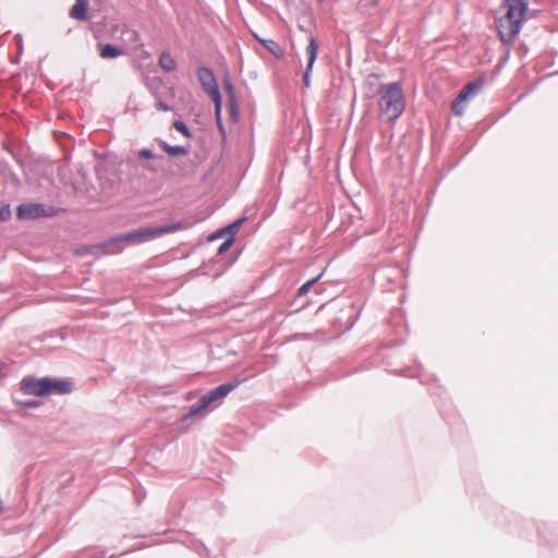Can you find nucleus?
I'll use <instances>...</instances> for the list:
<instances>
[{
    "label": "nucleus",
    "instance_id": "obj_1",
    "mask_svg": "<svg viewBox=\"0 0 558 558\" xmlns=\"http://www.w3.org/2000/svg\"><path fill=\"white\" fill-rule=\"evenodd\" d=\"M500 9L505 14L495 17V26L501 43L510 46L520 34L522 26L532 17L529 0H502Z\"/></svg>",
    "mask_w": 558,
    "mask_h": 558
},
{
    "label": "nucleus",
    "instance_id": "obj_2",
    "mask_svg": "<svg viewBox=\"0 0 558 558\" xmlns=\"http://www.w3.org/2000/svg\"><path fill=\"white\" fill-rule=\"evenodd\" d=\"M380 94L379 109L387 121H396L405 109V100L400 82L380 84L378 88Z\"/></svg>",
    "mask_w": 558,
    "mask_h": 558
},
{
    "label": "nucleus",
    "instance_id": "obj_3",
    "mask_svg": "<svg viewBox=\"0 0 558 558\" xmlns=\"http://www.w3.org/2000/svg\"><path fill=\"white\" fill-rule=\"evenodd\" d=\"M186 228V223L182 220H175L170 223L145 226L124 233H120V239L123 244L138 245L157 239L163 234L172 233Z\"/></svg>",
    "mask_w": 558,
    "mask_h": 558
},
{
    "label": "nucleus",
    "instance_id": "obj_4",
    "mask_svg": "<svg viewBox=\"0 0 558 558\" xmlns=\"http://www.w3.org/2000/svg\"><path fill=\"white\" fill-rule=\"evenodd\" d=\"M62 211H64L63 208L43 203H23L16 208V218L19 220H35L38 218L56 217Z\"/></svg>",
    "mask_w": 558,
    "mask_h": 558
},
{
    "label": "nucleus",
    "instance_id": "obj_5",
    "mask_svg": "<svg viewBox=\"0 0 558 558\" xmlns=\"http://www.w3.org/2000/svg\"><path fill=\"white\" fill-rule=\"evenodd\" d=\"M244 381V378H235L232 381L221 384L218 387L208 390L199 398V400L203 402L205 409H207L216 402H221L232 390L238 388Z\"/></svg>",
    "mask_w": 558,
    "mask_h": 558
},
{
    "label": "nucleus",
    "instance_id": "obj_6",
    "mask_svg": "<svg viewBox=\"0 0 558 558\" xmlns=\"http://www.w3.org/2000/svg\"><path fill=\"white\" fill-rule=\"evenodd\" d=\"M197 78L201 83L203 90L211 98L213 101L222 99L219 90L217 80L213 70L208 66H199L197 69Z\"/></svg>",
    "mask_w": 558,
    "mask_h": 558
},
{
    "label": "nucleus",
    "instance_id": "obj_7",
    "mask_svg": "<svg viewBox=\"0 0 558 558\" xmlns=\"http://www.w3.org/2000/svg\"><path fill=\"white\" fill-rule=\"evenodd\" d=\"M47 376L37 378L25 376L20 383V390L27 396L47 397L48 396Z\"/></svg>",
    "mask_w": 558,
    "mask_h": 558
},
{
    "label": "nucleus",
    "instance_id": "obj_8",
    "mask_svg": "<svg viewBox=\"0 0 558 558\" xmlns=\"http://www.w3.org/2000/svg\"><path fill=\"white\" fill-rule=\"evenodd\" d=\"M119 239H120V234H116L100 243L84 247V250L86 252H93L94 250H101L105 254H109V255L120 254L123 252V243H122V241H118Z\"/></svg>",
    "mask_w": 558,
    "mask_h": 558
},
{
    "label": "nucleus",
    "instance_id": "obj_9",
    "mask_svg": "<svg viewBox=\"0 0 558 558\" xmlns=\"http://www.w3.org/2000/svg\"><path fill=\"white\" fill-rule=\"evenodd\" d=\"M48 396L50 395H69L73 391V383L70 378L48 377Z\"/></svg>",
    "mask_w": 558,
    "mask_h": 558
},
{
    "label": "nucleus",
    "instance_id": "obj_10",
    "mask_svg": "<svg viewBox=\"0 0 558 558\" xmlns=\"http://www.w3.org/2000/svg\"><path fill=\"white\" fill-rule=\"evenodd\" d=\"M483 84H484V81L482 78H476L474 81L469 82L460 89V92H459L460 99L468 101L471 98L475 97L482 89Z\"/></svg>",
    "mask_w": 558,
    "mask_h": 558
},
{
    "label": "nucleus",
    "instance_id": "obj_11",
    "mask_svg": "<svg viewBox=\"0 0 558 558\" xmlns=\"http://www.w3.org/2000/svg\"><path fill=\"white\" fill-rule=\"evenodd\" d=\"M99 56L102 59H116L125 53V49L113 44H98Z\"/></svg>",
    "mask_w": 558,
    "mask_h": 558
},
{
    "label": "nucleus",
    "instance_id": "obj_12",
    "mask_svg": "<svg viewBox=\"0 0 558 558\" xmlns=\"http://www.w3.org/2000/svg\"><path fill=\"white\" fill-rule=\"evenodd\" d=\"M253 37L259 44L264 46L275 58L282 59L284 57V50L280 47V45L274 39H266L259 37L257 34L253 33Z\"/></svg>",
    "mask_w": 558,
    "mask_h": 558
},
{
    "label": "nucleus",
    "instance_id": "obj_13",
    "mask_svg": "<svg viewBox=\"0 0 558 558\" xmlns=\"http://www.w3.org/2000/svg\"><path fill=\"white\" fill-rule=\"evenodd\" d=\"M206 409L203 404V402L198 399L197 402L193 403L189 410L180 417L178 421L179 425L183 426L189 420L197 417V416H204Z\"/></svg>",
    "mask_w": 558,
    "mask_h": 558
},
{
    "label": "nucleus",
    "instance_id": "obj_14",
    "mask_svg": "<svg viewBox=\"0 0 558 558\" xmlns=\"http://www.w3.org/2000/svg\"><path fill=\"white\" fill-rule=\"evenodd\" d=\"M156 142L158 143L160 148L169 156L178 157L185 156L189 154V147H184L181 145H170L162 138H156Z\"/></svg>",
    "mask_w": 558,
    "mask_h": 558
},
{
    "label": "nucleus",
    "instance_id": "obj_15",
    "mask_svg": "<svg viewBox=\"0 0 558 558\" xmlns=\"http://www.w3.org/2000/svg\"><path fill=\"white\" fill-rule=\"evenodd\" d=\"M70 16L78 21L88 20V1L76 0L74 5L70 10Z\"/></svg>",
    "mask_w": 558,
    "mask_h": 558
},
{
    "label": "nucleus",
    "instance_id": "obj_16",
    "mask_svg": "<svg viewBox=\"0 0 558 558\" xmlns=\"http://www.w3.org/2000/svg\"><path fill=\"white\" fill-rule=\"evenodd\" d=\"M158 63L165 72H172L177 68V61L169 51H162L159 56Z\"/></svg>",
    "mask_w": 558,
    "mask_h": 558
},
{
    "label": "nucleus",
    "instance_id": "obj_17",
    "mask_svg": "<svg viewBox=\"0 0 558 558\" xmlns=\"http://www.w3.org/2000/svg\"><path fill=\"white\" fill-rule=\"evenodd\" d=\"M215 107V119L217 123L218 131L222 137V140H226V128L222 122V99L213 101Z\"/></svg>",
    "mask_w": 558,
    "mask_h": 558
},
{
    "label": "nucleus",
    "instance_id": "obj_18",
    "mask_svg": "<svg viewBox=\"0 0 558 558\" xmlns=\"http://www.w3.org/2000/svg\"><path fill=\"white\" fill-rule=\"evenodd\" d=\"M317 53L318 43L314 36H311L308 39V45L306 47L307 64H310V66H314L315 61L317 59Z\"/></svg>",
    "mask_w": 558,
    "mask_h": 558
},
{
    "label": "nucleus",
    "instance_id": "obj_19",
    "mask_svg": "<svg viewBox=\"0 0 558 558\" xmlns=\"http://www.w3.org/2000/svg\"><path fill=\"white\" fill-rule=\"evenodd\" d=\"M247 220L246 216H241L228 226L223 227V230L228 234V238H233V242L235 241L236 233L239 232L242 225Z\"/></svg>",
    "mask_w": 558,
    "mask_h": 558
},
{
    "label": "nucleus",
    "instance_id": "obj_20",
    "mask_svg": "<svg viewBox=\"0 0 558 558\" xmlns=\"http://www.w3.org/2000/svg\"><path fill=\"white\" fill-rule=\"evenodd\" d=\"M323 277V272H320L318 276L307 280L306 282H304L296 291V294L295 296L296 298H301V296H304L306 295L310 290L319 281V279Z\"/></svg>",
    "mask_w": 558,
    "mask_h": 558
},
{
    "label": "nucleus",
    "instance_id": "obj_21",
    "mask_svg": "<svg viewBox=\"0 0 558 558\" xmlns=\"http://www.w3.org/2000/svg\"><path fill=\"white\" fill-rule=\"evenodd\" d=\"M465 102H466V100H461L460 99V95L458 94L457 97L453 99L452 105H451L452 112L456 116L461 117L464 113V110H465Z\"/></svg>",
    "mask_w": 558,
    "mask_h": 558
},
{
    "label": "nucleus",
    "instance_id": "obj_22",
    "mask_svg": "<svg viewBox=\"0 0 558 558\" xmlns=\"http://www.w3.org/2000/svg\"><path fill=\"white\" fill-rule=\"evenodd\" d=\"M228 107H229V113H230L231 120L233 122H238L239 114H240L238 100L236 99L228 100Z\"/></svg>",
    "mask_w": 558,
    "mask_h": 558
},
{
    "label": "nucleus",
    "instance_id": "obj_23",
    "mask_svg": "<svg viewBox=\"0 0 558 558\" xmlns=\"http://www.w3.org/2000/svg\"><path fill=\"white\" fill-rule=\"evenodd\" d=\"M173 128L187 138L192 137L193 135L187 124L182 120H175L173 122Z\"/></svg>",
    "mask_w": 558,
    "mask_h": 558
},
{
    "label": "nucleus",
    "instance_id": "obj_24",
    "mask_svg": "<svg viewBox=\"0 0 558 558\" xmlns=\"http://www.w3.org/2000/svg\"><path fill=\"white\" fill-rule=\"evenodd\" d=\"M233 244V238H227L217 248L215 258L222 256Z\"/></svg>",
    "mask_w": 558,
    "mask_h": 558
},
{
    "label": "nucleus",
    "instance_id": "obj_25",
    "mask_svg": "<svg viewBox=\"0 0 558 558\" xmlns=\"http://www.w3.org/2000/svg\"><path fill=\"white\" fill-rule=\"evenodd\" d=\"M138 159L151 160L158 158V156L150 148H142L137 151Z\"/></svg>",
    "mask_w": 558,
    "mask_h": 558
},
{
    "label": "nucleus",
    "instance_id": "obj_26",
    "mask_svg": "<svg viewBox=\"0 0 558 558\" xmlns=\"http://www.w3.org/2000/svg\"><path fill=\"white\" fill-rule=\"evenodd\" d=\"M223 88L227 94V100L236 99L235 93H234V87L230 80L223 81Z\"/></svg>",
    "mask_w": 558,
    "mask_h": 558
},
{
    "label": "nucleus",
    "instance_id": "obj_27",
    "mask_svg": "<svg viewBox=\"0 0 558 558\" xmlns=\"http://www.w3.org/2000/svg\"><path fill=\"white\" fill-rule=\"evenodd\" d=\"M17 404L23 409H35L40 405V401L35 399H29L26 401H17Z\"/></svg>",
    "mask_w": 558,
    "mask_h": 558
},
{
    "label": "nucleus",
    "instance_id": "obj_28",
    "mask_svg": "<svg viewBox=\"0 0 558 558\" xmlns=\"http://www.w3.org/2000/svg\"><path fill=\"white\" fill-rule=\"evenodd\" d=\"M11 218L10 205L0 206V221H8Z\"/></svg>",
    "mask_w": 558,
    "mask_h": 558
},
{
    "label": "nucleus",
    "instance_id": "obj_29",
    "mask_svg": "<svg viewBox=\"0 0 558 558\" xmlns=\"http://www.w3.org/2000/svg\"><path fill=\"white\" fill-rule=\"evenodd\" d=\"M314 66H310V64H306V69L303 74V85L304 87L308 88L311 86V74Z\"/></svg>",
    "mask_w": 558,
    "mask_h": 558
},
{
    "label": "nucleus",
    "instance_id": "obj_30",
    "mask_svg": "<svg viewBox=\"0 0 558 558\" xmlns=\"http://www.w3.org/2000/svg\"><path fill=\"white\" fill-rule=\"evenodd\" d=\"M223 236H227L228 238V234L226 233V231L223 230V228H220L218 230H216L215 232H213L208 240L209 241H214V240H217V239H220V238H223Z\"/></svg>",
    "mask_w": 558,
    "mask_h": 558
},
{
    "label": "nucleus",
    "instance_id": "obj_31",
    "mask_svg": "<svg viewBox=\"0 0 558 558\" xmlns=\"http://www.w3.org/2000/svg\"><path fill=\"white\" fill-rule=\"evenodd\" d=\"M194 550H195L199 556H208V554H209L208 548H207L203 543L196 544V545L194 546Z\"/></svg>",
    "mask_w": 558,
    "mask_h": 558
},
{
    "label": "nucleus",
    "instance_id": "obj_32",
    "mask_svg": "<svg viewBox=\"0 0 558 558\" xmlns=\"http://www.w3.org/2000/svg\"><path fill=\"white\" fill-rule=\"evenodd\" d=\"M156 108L160 111H170L172 110V107L170 105H168L167 102L162 101V100H159L157 104H156Z\"/></svg>",
    "mask_w": 558,
    "mask_h": 558
},
{
    "label": "nucleus",
    "instance_id": "obj_33",
    "mask_svg": "<svg viewBox=\"0 0 558 558\" xmlns=\"http://www.w3.org/2000/svg\"><path fill=\"white\" fill-rule=\"evenodd\" d=\"M93 558H116L114 555L107 557V550H97L94 553Z\"/></svg>",
    "mask_w": 558,
    "mask_h": 558
},
{
    "label": "nucleus",
    "instance_id": "obj_34",
    "mask_svg": "<svg viewBox=\"0 0 558 558\" xmlns=\"http://www.w3.org/2000/svg\"><path fill=\"white\" fill-rule=\"evenodd\" d=\"M400 374H401L402 376H409V377H417V376H418L417 374H416V375L410 374V373H409V369H401V371H400Z\"/></svg>",
    "mask_w": 558,
    "mask_h": 558
},
{
    "label": "nucleus",
    "instance_id": "obj_35",
    "mask_svg": "<svg viewBox=\"0 0 558 558\" xmlns=\"http://www.w3.org/2000/svg\"><path fill=\"white\" fill-rule=\"evenodd\" d=\"M357 318H359V313H356L353 317H350L349 328H351L355 324Z\"/></svg>",
    "mask_w": 558,
    "mask_h": 558
},
{
    "label": "nucleus",
    "instance_id": "obj_36",
    "mask_svg": "<svg viewBox=\"0 0 558 558\" xmlns=\"http://www.w3.org/2000/svg\"><path fill=\"white\" fill-rule=\"evenodd\" d=\"M322 291H323V290H322V288H320V287H318V286H317V287L315 288V292H316V293H322Z\"/></svg>",
    "mask_w": 558,
    "mask_h": 558
}]
</instances>
